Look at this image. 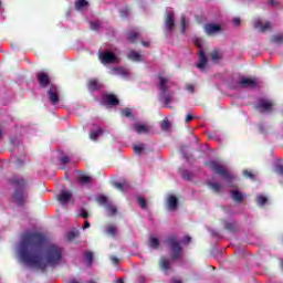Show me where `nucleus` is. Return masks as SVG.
I'll return each instance as SVG.
<instances>
[{
    "label": "nucleus",
    "instance_id": "13",
    "mask_svg": "<svg viewBox=\"0 0 283 283\" xmlns=\"http://www.w3.org/2000/svg\"><path fill=\"white\" fill-rule=\"evenodd\" d=\"M57 200L61 202V205H67L70 200H72V192L62 190L57 196Z\"/></svg>",
    "mask_w": 283,
    "mask_h": 283
},
{
    "label": "nucleus",
    "instance_id": "55",
    "mask_svg": "<svg viewBox=\"0 0 283 283\" xmlns=\"http://www.w3.org/2000/svg\"><path fill=\"white\" fill-rule=\"evenodd\" d=\"M83 229H90V221H85V222H84Z\"/></svg>",
    "mask_w": 283,
    "mask_h": 283
},
{
    "label": "nucleus",
    "instance_id": "38",
    "mask_svg": "<svg viewBox=\"0 0 283 283\" xmlns=\"http://www.w3.org/2000/svg\"><path fill=\"white\" fill-rule=\"evenodd\" d=\"M77 235H78V230H72V231L69 232L67 239L69 240H74V238H77Z\"/></svg>",
    "mask_w": 283,
    "mask_h": 283
},
{
    "label": "nucleus",
    "instance_id": "5",
    "mask_svg": "<svg viewBox=\"0 0 283 283\" xmlns=\"http://www.w3.org/2000/svg\"><path fill=\"white\" fill-rule=\"evenodd\" d=\"M174 10L167 9L166 10V19H165V32L166 34H171L174 32V28H176V21L174 20Z\"/></svg>",
    "mask_w": 283,
    "mask_h": 283
},
{
    "label": "nucleus",
    "instance_id": "2",
    "mask_svg": "<svg viewBox=\"0 0 283 283\" xmlns=\"http://www.w3.org/2000/svg\"><path fill=\"white\" fill-rule=\"evenodd\" d=\"M11 182L18 187L13 195V199L17 205L21 206L28 200V193L23 189V187H25V180L21 177H13Z\"/></svg>",
    "mask_w": 283,
    "mask_h": 283
},
{
    "label": "nucleus",
    "instance_id": "6",
    "mask_svg": "<svg viewBox=\"0 0 283 283\" xmlns=\"http://www.w3.org/2000/svg\"><path fill=\"white\" fill-rule=\"evenodd\" d=\"M209 167L214 171L216 174H219V176H222V178H226L228 182H231L233 180V176L227 172V169L223 168L222 165L218 164L217 161H210Z\"/></svg>",
    "mask_w": 283,
    "mask_h": 283
},
{
    "label": "nucleus",
    "instance_id": "50",
    "mask_svg": "<svg viewBox=\"0 0 283 283\" xmlns=\"http://www.w3.org/2000/svg\"><path fill=\"white\" fill-rule=\"evenodd\" d=\"M195 45H197L198 48H202V40L197 39V40L195 41Z\"/></svg>",
    "mask_w": 283,
    "mask_h": 283
},
{
    "label": "nucleus",
    "instance_id": "29",
    "mask_svg": "<svg viewBox=\"0 0 283 283\" xmlns=\"http://www.w3.org/2000/svg\"><path fill=\"white\" fill-rule=\"evenodd\" d=\"M78 180L83 185H90V182H92V177L82 175V176L78 177Z\"/></svg>",
    "mask_w": 283,
    "mask_h": 283
},
{
    "label": "nucleus",
    "instance_id": "54",
    "mask_svg": "<svg viewBox=\"0 0 283 283\" xmlns=\"http://www.w3.org/2000/svg\"><path fill=\"white\" fill-rule=\"evenodd\" d=\"M127 12H128L127 9H126V10H122V11H120V17H126V15H127Z\"/></svg>",
    "mask_w": 283,
    "mask_h": 283
},
{
    "label": "nucleus",
    "instance_id": "12",
    "mask_svg": "<svg viewBox=\"0 0 283 283\" xmlns=\"http://www.w3.org/2000/svg\"><path fill=\"white\" fill-rule=\"evenodd\" d=\"M133 129L137 134H148V132H151V126L143 123H137L133 125Z\"/></svg>",
    "mask_w": 283,
    "mask_h": 283
},
{
    "label": "nucleus",
    "instance_id": "1",
    "mask_svg": "<svg viewBox=\"0 0 283 283\" xmlns=\"http://www.w3.org/2000/svg\"><path fill=\"white\" fill-rule=\"evenodd\" d=\"M45 237L39 232H25L18 248V256L27 266L45 269L61 264L63 250L56 245L45 248Z\"/></svg>",
    "mask_w": 283,
    "mask_h": 283
},
{
    "label": "nucleus",
    "instance_id": "52",
    "mask_svg": "<svg viewBox=\"0 0 283 283\" xmlns=\"http://www.w3.org/2000/svg\"><path fill=\"white\" fill-rule=\"evenodd\" d=\"M187 90H188V92H191V94H193V85L188 84Z\"/></svg>",
    "mask_w": 283,
    "mask_h": 283
},
{
    "label": "nucleus",
    "instance_id": "22",
    "mask_svg": "<svg viewBox=\"0 0 283 283\" xmlns=\"http://www.w3.org/2000/svg\"><path fill=\"white\" fill-rule=\"evenodd\" d=\"M231 195H232V200H235V202H242V200L244 199V196L242 195V192L238 190H232Z\"/></svg>",
    "mask_w": 283,
    "mask_h": 283
},
{
    "label": "nucleus",
    "instance_id": "37",
    "mask_svg": "<svg viewBox=\"0 0 283 283\" xmlns=\"http://www.w3.org/2000/svg\"><path fill=\"white\" fill-rule=\"evenodd\" d=\"M137 202L139 203V206L142 207V209H147V201L145 200V198L138 197V198H137Z\"/></svg>",
    "mask_w": 283,
    "mask_h": 283
},
{
    "label": "nucleus",
    "instance_id": "58",
    "mask_svg": "<svg viewBox=\"0 0 283 283\" xmlns=\"http://www.w3.org/2000/svg\"><path fill=\"white\" fill-rule=\"evenodd\" d=\"M143 45H144L145 48H147L148 44H147V42H143Z\"/></svg>",
    "mask_w": 283,
    "mask_h": 283
},
{
    "label": "nucleus",
    "instance_id": "41",
    "mask_svg": "<svg viewBox=\"0 0 283 283\" xmlns=\"http://www.w3.org/2000/svg\"><path fill=\"white\" fill-rule=\"evenodd\" d=\"M122 116H125L126 118H129V116H132V109L130 108L122 109Z\"/></svg>",
    "mask_w": 283,
    "mask_h": 283
},
{
    "label": "nucleus",
    "instance_id": "45",
    "mask_svg": "<svg viewBox=\"0 0 283 283\" xmlns=\"http://www.w3.org/2000/svg\"><path fill=\"white\" fill-rule=\"evenodd\" d=\"M243 175L247 176V178H251L253 180V178H255V175H253L251 171L249 170H244Z\"/></svg>",
    "mask_w": 283,
    "mask_h": 283
},
{
    "label": "nucleus",
    "instance_id": "62",
    "mask_svg": "<svg viewBox=\"0 0 283 283\" xmlns=\"http://www.w3.org/2000/svg\"><path fill=\"white\" fill-rule=\"evenodd\" d=\"M261 132H262V127H260Z\"/></svg>",
    "mask_w": 283,
    "mask_h": 283
},
{
    "label": "nucleus",
    "instance_id": "4",
    "mask_svg": "<svg viewBox=\"0 0 283 283\" xmlns=\"http://www.w3.org/2000/svg\"><path fill=\"white\" fill-rule=\"evenodd\" d=\"M168 249L170 251L171 260H178L182 255V248L180 243L176 240V237H170L166 241Z\"/></svg>",
    "mask_w": 283,
    "mask_h": 283
},
{
    "label": "nucleus",
    "instance_id": "30",
    "mask_svg": "<svg viewBox=\"0 0 283 283\" xmlns=\"http://www.w3.org/2000/svg\"><path fill=\"white\" fill-rule=\"evenodd\" d=\"M113 74H119L120 76H127L128 72L127 70L123 67H117L113 70Z\"/></svg>",
    "mask_w": 283,
    "mask_h": 283
},
{
    "label": "nucleus",
    "instance_id": "36",
    "mask_svg": "<svg viewBox=\"0 0 283 283\" xmlns=\"http://www.w3.org/2000/svg\"><path fill=\"white\" fill-rule=\"evenodd\" d=\"M136 39H138V33L137 32L128 33V41H130V43H136Z\"/></svg>",
    "mask_w": 283,
    "mask_h": 283
},
{
    "label": "nucleus",
    "instance_id": "21",
    "mask_svg": "<svg viewBox=\"0 0 283 283\" xmlns=\"http://www.w3.org/2000/svg\"><path fill=\"white\" fill-rule=\"evenodd\" d=\"M115 189H118L119 191H127L129 189V182H115L114 184Z\"/></svg>",
    "mask_w": 283,
    "mask_h": 283
},
{
    "label": "nucleus",
    "instance_id": "33",
    "mask_svg": "<svg viewBox=\"0 0 283 283\" xmlns=\"http://www.w3.org/2000/svg\"><path fill=\"white\" fill-rule=\"evenodd\" d=\"M128 59H130V61H140V55L138 54V52L132 51L128 54Z\"/></svg>",
    "mask_w": 283,
    "mask_h": 283
},
{
    "label": "nucleus",
    "instance_id": "10",
    "mask_svg": "<svg viewBox=\"0 0 283 283\" xmlns=\"http://www.w3.org/2000/svg\"><path fill=\"white\" fill-rule=\"evenodd\" d=\"M256 109H259V112H271L273 109V102L271 99L261 98L256 104Z\"/></svg>",
    "mask_w": 283,
    "mask_h": 283
},
{
    "label": "nucleus",
    "instance_id": "18",
    "mask_svg": "<svg viewBox=\"0 0 283 283\" xmlns=\"http://www.w3.org/2000/svg\"><path fill=\"white\" fill-rule=\"evenodd\" d=\"M38 81L41 87H48V85H50V77L43 72L38 73Z\"/></svg>",
    "mask_w": 283,
    "mask_h": 283
},
{
    "label": "nucleus",
    "instance_id": "20",
    "mask_svg": "<svg viewBox=\"0 0 283 283\" xmlns=\"http://www.w3.org/2000/svg\"><path fill=\"white\" fill-rule=\"evenodd\" d=\"M159 265L163 271H165V273H167L169 269H171V263L166 258H161Z\"/></svg>",
    "mask_w": 283,
    "mask_h": 283
},
{
    "label": "nucleus",
    "instance_id": "8",
    "mask_svg": "<svg viewBox=\"0 0 283 283\" xmlns=\"http://www.w3.org/2000/svg\"><path fill=\"white\" fill-rule=\"evenodd\" d=\"M99 60L104 65L109 63H118V57H116V55L109 51L99 53Z\"/></svg>",
    "mask_w": 283,
    "mask_h": 283
},
{
    "label": "nucleus",
    "instance_id": "47",
    "mask_svg": "<svg viewBox=\"0 0 283 283\" xmlns=\"http://www.w3.org/2000/svg\"><path fill=\"white\" fill-rule=\"evenodd\" d=\"M111 262L116 265V264H118L120 261H119L118 258H116V256H111Z\"/></svg>",
    "mask_w": 283,
    "mask_h": 283
},
{
    "label": "nucleus",
    "instance_id": "35",
    "mask_svg": "<svg viewBox=\"0 0 283 283\" xmlns=\"http://www.w3.org/2000/svg\"><path fill=\"white\" fill-rule=\"evenodd\" d=\"M171 127V124L169 123V119L165 118L161 122V129H164V132H167V129H169Z\"/></svg>",
    "mask_w": 283,
    "mask_h": 283
},
{
    "label": "nucleus",
    "instance_id": "39",
    "mask_svg": "<svg viewBox=\"0 0 283 283\" xmlns=\"http://www.w3.org/2000/svg\"><path fill=\"white\" fill-rule=\"evenodd\" d=\"M273 43H283V34H277L272 38Z\"/></svg>",
    "mask_w": 283,
    "mask_h": 283
},
{
    "label": "nucleus",
    "instance_id": "40",
    "mask_svg": "<svg viewBox=\"0 0 283 283\" xmlns=\"http://www.w3.org/2000/svg\"><path fill=\"white\" fill-rule=\"evenodd\" d=\"M188 21H187V18L185 17H181V31L185 32V30L187 29V25H188Z\"/></svg>",
    "mask_w": 283,
    "mask_h": 283
},
{
    "label": "nucleus",
    "instance_id": "57",
    "mask_svg": "<svg viewBox=\"0 0 283 283\" xmlns=\"http://www.w3.org/2000/svg\"><path fill=\"white\" fill-rule=\"evenodd\" d=\"M116 283H125V282H123V279H118V280L116 281Z\"/></svg>",
    "mask_w": 283,
    "mask_h": 283
},
{
    "label": "nucleus",
    "instance_id": "17",
    "mask_svg": "<svg viewBox=\"0 0 283 283\" xmlns=\"http://www.w3.org/2000/svg\"><path fill=\"white\" fill-rule=\"evenodd\" d=\"M167 205L170 211H176L178 207V198H176L174 195L168 196Z\"/></svg>",
    "mask_w": 283,
    "mask_h": 283
},
{
    "label": "nucleus",
    "instance_id": "27",
    "mask_svg": "<svg viewBox=\"0 0 283 283\" xmlns=\"http://www.w3.org/2000/svg\"><path fill=\"white\" fill-rule=\"evenodd\" d=\"M220 59H222V53H220L219 51H213L211 53V60L214 62V63H218L220 61Z\"/></svg>",
    "mask_w": 283,
    "mask_h": 283
},
{
    "label": "nucleus",
    "instance_id": "32",
    "mask_svg": "<svg viewBox=\"0 0 283 283\" xmlns=\"http://www.w3.org/2000/svg\"><path fill=\"white\" fill-rule=\"evenodd\" d=\"M266 197L262 196V195H258L256 196V202L258 205H260V207H264V205H266Z\"/></svg>",
    "mask_w": 283,
    "mask_h": 283
},
{
    "label": "nucleus",
    "instance_id": "16",
    "mask_svg": "<svg viewBox=\"0 0 283 283\" xmlns=\"http://www.w3.org/2000/svg\"><path fill=\"white\" fill-rule=\"evenodd\" d=\"M220 24H206L205 25V32L206 34H218L220 32Z\"/></svg>",
    "mask_w": 283,
    "mask_h": 283
},
{
    "label": "nucleus",
    "instance_id": "48",
    "mask_svg": "<svg viewBox=\"0 0 283 283\" xmlns=\"http://www.w3.org/2000/svg\"><path fill=\"white\" fill-rule=\"evenodd\" d=\"M61 163H63V165H67V163H70V157H62Z\"/></svg>",
    "mask_w": 283,
    "mask_h": 283
},
{
    "label": "nucleus",
    "instance_id": "9",
    "mask_svg": "<svg viewBox=\"0 0 283 283\" xmlns=\"http://www.w3.org/2000/svg\"><path fill=\"white\" fill-rule=\"evenodd\" d=\"M97 201L106 207L108 216H116V206H112L107 197L101 196L97 198Z\"/></svg>",
    "mask_w": 283,
    "mask_h": 283
},
{
    "label": "nucleus",
    "instance_id": "23",
    "mask_svg": "<svg viewBox=\"0 0 283 283\" xmlns=\"http://www.w3.org/2000/svg\"><path fill=\"white\" fill-rule=\"evenodd\" d=\"M88 90H90L91 92H94V91H96V90H101V84H99L98 81H96V80H91V81L88 82Z\"/></svg>",
    "mask_w": 283,
    "mask_h": 283
},
{
    "label": "nucleus",
    "instance_id": "43",
    "mask_svg": "<svg viewBox=\"0 0 283 283\" xmlns=\"http://www.w3.org/2000/svg\"><path fill=\"white\" fill-rule=\"evenodd\" d=\"M98 28H101V22L98 21L91 22V30H98Z\"/></svg>",
    "mask_w": 283,
    "mask_h": 283
},
{
    "label": "nucleus",
    "instance_id": "14",
    "mask_svg": "<svg viewBox=\"0 0 283 283\" xmlns=\"http://www.w3.org/2000/svg\"><path fill=\"white\" fill-rule=\"evenodd\" d=\"M254 28L259 32H266V30H271V23L265 22L264 24H262V20L258 19L254 21Z\"/></svg>",
    "mask_w": 283,
    "mask_h": 283
},
{
    "label": "nucleus",
    "instance_id": "42",
    "mask_svg": "<svg viewBox=\"0 0 283 283\" xmlns=\"http://www.w3.org/2000/svg\"><path fill=\"white\" fill-rule=\"evenodd\" d=\"M85 258H86V261L88 262V264H92V261L94 260V253L86 252Z\"/></svg>",
    "mask_w": 283,
    "mask_h": 283
},
{
    "label": "nucleus",
    "instance_id": "11",
    "mask_svg": "<svg viewBox=\"0 0 283 283\" xmlns=\"http://www.w3.org/2000/svg\"><path fill=\"white\" fill-rule=\"evenodd\" d=\"M240 87H256L258 86V80L249 78V77H241L239 80Z\"/></svg>",
    "mask_w": 283,
    "mask_h": 283
},
{
    "label": "nucleus",
    "instance_id": "24",
    "mask_svg": "<svg viewBox=\"0 0 283 283\" xmlns=\"http://www.w3.org/2000/svg\"><path fill=\"white\" fill-rule=\"evenodd\" d=\"M76 10H85L87 8V1L86 0H77L75 2Z\"/></svg>",
    "mask_w": 283,
    "mask_h": 283
},
{
    "label": "nucleus",
    "instance_id": "28",
    "mask_svg": "<svg viewBox=\"0 0 283 283\" xmlns=\"http://www.w3.org/2000/svg\"><path fill=\"white\" fill-rule=\"evenodd\" d=\"M101 134H103V129H97V130H93L90 134V138L91 140H96V138H98V136H101Z\"/></svg>",
    "mask_w": 283,
    "mask_h": 283
},
{
    "label": "nucleus",
    "instance_id": "19",
    "mask_svg": "<svg viewBox=\"0 0 283 283\" xmlns=\"http://www.w3.org/2000/svg\"><path fill=\"white\" fill-rule=\"evenodd\" d=\"M207 65V55L205 54V51L199 52V63L197 64V67L199 70H205V66Z\"/></svg>",
    "mask_w": 283,
    "mask_h": 283
},
{
    "label": "nucleus",
    "instance_id": "44",
    "mask_svg": "<svg viewBox=\"0 0 283 283\" xmlns=\"http://www.w3.org/2000/svg\"><path fill=\"white\" fill-rule=\"evenodd\" d=\"M275 171L276 174H280V176H283V165L282 164L276 165Z\"/></svg>",
    "mask_w": 283,
    "mask_h": 283
},
{
    "label": "nucleus",
    "instance_id": "26",
    "mask_svg": "<svg viewBox=\"0 0 283 283\" xmlns=\"http://www.w3.org/2000/svg\"><path fill=\"white\" fill-rule=\"evenodd\" d=\"M160 242L158 241V239L156 237H150L149 240V247L150 249H158Z\"/></svg>",
    "mask_w": 283,
    "mask_h": 283
},
{
    "label": "nucleus",
    "instance_id": "46",
    "mask_svg": "<svg viewBox=\"0 0 283 283\" xmlns=\"http://www.w3.org/2000/svg\"><path fill=\"white\" fill-rule=\"evenodd\" d=\"M80 216H81V218H87L90 214L87 213V210L82 209V210L80 211Z\"/></svg>",
    "mask_w": 283,
    "mask_h": 283
},
{
    "label": "nucleus",
    "instance_id": "49",
    "mask_svg": "<svg viewBox=\"0 0 283 283\" xmlns=\"http://www.w3.org/2000/svg\"><path fill=\"white\" fill-rule=\"evenodd\" d=\"M189 242H191V237H185L182 240L184 244H189Z\"/></svg>",
    "mask_w": 283,
    "mask_h": 283
},
{
    "label": "nucleus",
    "instance_id": "3",
    "mask_svg": "<svg viewBox=\"0 0 283 283\" xmlns=\"http://www.w3.org/2000/svg\"><path fill=\"white\" fill-rule=\"evenodd\" d=\"M174 85V82H171V78L165 77V76H159V98L161 103H165V105H169L171 103V95L168 94L169 87Z\"/></svg>",
    "mask_w": 283,
    "mask_h": 283
},
{
    "label": "nucleus",
    "instance_id": "56",
    "mask_svg": "<svg viewBox=\"0 0 283 283\" xmlns=\"http://www.w3.org/2000/svg\"><path fill=\"white\" fill-rule=\"evenodd\" d=\"M172 283H182L180 280H172Z\"/></svg>",
    "mask_w": 283,
    "mask_h": 283
},
{
    "label": "nucleus",
    "instance_id": "60",
    "mask_svg": "<svg viewBox=\"0 0 283 283\" xmlns=\"http://www.w3.org/2000/svg\"><path fill=\"white\" fill-rule=\"evenodd\" d=\"M226 227H227V229H229V230L231 231V228H230V226H229V224H227Z\"/></svg>",
    "mask_w": 283,
    "mask_h": 283
},
{
    "label": "nucleus",
    "instance_id": "61",
    "mask_svg": "<svg viewBox=\"0 0 283 283\" xmlns=\"http://www.w3.org/2000/svg\"><path fill=\"white\" fill-rule=\"evenodd\" d=\"M70 283H78V282H76V281H71Z\"/></svg>",
    "mask_w": 283,
    "mask_h": 283
},
{
    "label": "nucleus",
    "instance_id": "34",
    "mask_svg": "<svg viewBox=\"0 0 283 283\" xmlns=\"http://www.w3.org/2000/svg\"><path fill=\"white\" fill-rule=\"evenodd\" d=\"M210 189H212V191H216L217 193L222 191V186H220L219 184L216 182H211L209 184Z\"/></svg>",
    "mask_w": 283,
    "mask_h": 283
},
{
    "label": "nucleus",
    "instance_id": "53",
    "mask_svg": "<svg viewBox=\"0 0 283 283\" xmlns=\"http://www.w3.org/2000/svg\"><path fill=\"white\" fill-rule=\"evenodd\" d=\"M233 24L234 25H240V18H234L233 19Z\"/></svg>",
    "mask_w": 283,
    "mask_h": 283
},
{
    "label": "nucleus",
    "instance_id": "59",
    "mask_svg": "<svg viewBox=\"0 0 283 283\" xmlns=\"http://www.w3.org/2000/svg\"><path fill=\"white\" fill-rule=\"evenodd\" d=\"M1 136H3V133H2L1 129H0V139H1Z\"/></svg>",
    "mask_w": 283,
    "mask_h": 283
},
{
    "label": "nucleus",
    "instance_id": "51",
    "mask_svg": "<svg viewBox=\"0 0 283 283\" xmlns=\"http://www.w3.org/2000/svg\"><path fill=\"white\" fill-rule=\"evenodd\" d=\"M193 120V115L189 114L186 116V123H191Z\"/></svg>",
    "mask_w": 283,
    "mask_h": 283
},
{
    "label": "nucleus",
    "instance_id": "31",
    "mask_svg": "<svg viewBox=\"0 0 283 283\" xmlns=\"http://www.w3.org/2000/svg\"><path fill=\"white\" fill-rule=\"evenodd\" d=\"M133 149L135 154H143V151L145 150V145L144 144L134 145Z\"/></svg>",
    "mask_w": 283,
    "mask_h": 283
},
{
    "label": "nucleus",
    "instance_id": "25",
    "mask_svg": "<svg viewBox=\"0 0 283 283\" xmlns=\"http://www.w3.org/2000/svg\"><path fill=\"white\" fill-rule=\"evenodd\" d=\"M105 231H106V233H108V235H116V233H118V228L109 224L106 227Z\"/></svg>",
    "mask_w": 283,
    "mask_h": 283
},
{
    "label": "nucleus",
    "instance_id": "7",
    "mask_svg": "<svg viewBox=\"0 0 283 283\" xmlns=\"http://www.w3.org/2000/svg\"><path fill=\"white\" fill-rule=\"evenodd\" d=\"M48 97H49L51 105H59V103L61 101V95L59 93V88L54 84H51V86L48 91Z\"/></svg>",
    "mask_w": 283,
    "mask_h": 283
},
{
    "label": "nucleus",
    "instance_id": "15",
    "mask_svg": "<svg viewBox=\"0 0 283 283\" xmlns=\"http://www.w3.org/2000/svg\"><path fill=\"white\" fill-rule=\"evenodd\" d=\"M102 103L103 105H118V98L115 95H103Z\"/></svg>",
    "mask_w": 283,
    "mask_h": 283
}]
</instances>
